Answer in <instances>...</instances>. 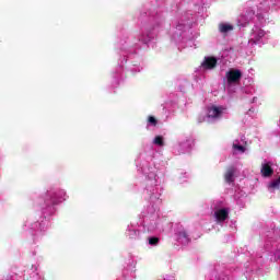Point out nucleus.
Returning a JSON list of instances; mask_svg holds the SVG:
<instances>
[{
  "instance_id": "obj_1",
  "label": "nucleus",
  "mask_w": 280,
  "mask_h": 280,
  "mask_svg": "<svg viewBox=\"0 0 280 280\" xmlns=\"http://www.w3.org/2000/svg\"><path fill=\"white\" fill-rule=\"evenodd\" d=\"M228 84H235L242 80V71L232 69L226 72Z\"/></svg>"
},
{
  "instance_id": "obj_2",
  "label": "nucleus",
  "mask_w": 280,
  "mask_h": 280,
  "mask_svg": "<svg viewBox=\"0 0 280 280\" xmlns=\"http://www.w3.org/2000/svg\"><path fill=\"white\" fill-rule=\"evenodd\" d=\"M201 67L208 70L215 69V67H218V58L205 57L203 61L201 62Z\"/></svg>"
},
{
  "instance_id": "obj_3",
  "label": "nucleus",
  "mask_w": 280,
  "mask_h": 280,
  "mask_svg": "<svg viewBox=\"0 0 280 280\" xmlns=\"http://www.w3.org/2000/svg\"><path fill=\"white\" fill-rule=\"evenodd\" d=\"M217 222H224L229 219V209L222 208L214 212Z\"/></svg>"
},
{
  "instance_id": "obj_4",
  "label": "nucleus",
  "mask_w": 280,
  "mask_h": 280,
  "mask_svg": "<svg viewBox=\"0 0 280 280\" xmlns=\"http://www.w3.org/2000/svg\"><path fill=\"white\" fill-rule=\"evenodd\" d=\"M260 174L265 178H270V176L275 174V170H272V166L270 165V163H265L261 165Z\"/></svg>"
},
{
  "instance_id": "obj_5",
  "label": "nucleus",
  "mask_w": 280,
  "mask_h": 280,
  "mask_svg": "<svg viewBox=\"0 0 280 280\" xmlns=\"http://www.w3.org/2000/svg\"><path fill=\"white\" fill-rule=\"evenodd\" d=\"M208 117L212 119H218V117H222V107L212 106L208 109Z\"/></svg>"
},
{
  "instance_id": "obj_6",
  "label": "nucleus",
  "mask_w": 280,
  "mask_h": 280,
  "mask_svg": "<svg viewBox=\"0 0 280 280\" xmlns=\"http://www.w3.org/2000/svg\"><path fill=\"white\" fill-rule=\"evenodd\" d=\"M225 183H235V167L230 166L224 174Z\"/></svg>"
},
{
  "instance_id": "obj_7",
  "label": "nucleus",
  "mask_w": 280,
  "mask_h": 280,
  "mask_svg": "<svg viewBox=\"0 0 280 280\" xmlns=\"http://www.w3.org/2000/svg\"><path fill=\"white\" fill-rule=\"evenodd\" d=\"M234 27L231 24L221 23L219 24V32L221 34H229V32H233Z\"/></svg>"
},
{
  "instance_id": "obj_8",
  "label": "nucleus",
  "mask_w": 280,
  "mask_h": 280,
  "mask_svg": "<svg viewBox=\"0 0 280 280\" xmlns=\"http://www.w3.org/2000/svg\"><path fill=\"white\" fill-rule=\"evenodd\" d=\"M153 143L155 145H159L160 148H163V145H165V142L163 141V136H156L153 140Z\"/></svg>"
},
{
  "instance_id": "obj_9",
  "label": "nucleus",
  "mask_w": 280,
  "mask_h": 280,
  "mask_svg": "<svg viewBox=\"0 0 280 280\" xmlns=\"http://www.w3.org/2000/svg\"><path fill=\"white\" fill-rule=\"evenodd\" d=\"M279 187H280V176L269 184L270 189H279Z\"/></svg>"
},
{
  "instance_id": "obj_10",
  "label": "nucleus",
  "mask_w": 280,
  "mask_h": 280,
  "mask_svg": "<svg viewBox=\"0 0 280 280\" xmlns=\"http://www.w3.org/2000/svg\"><path fill=\"white\" fill-rule=\"evenodd\" d=\"M149 244L151 246H156V244H159V237H150L149 238Z\"/></svg>"
},
{
  "instance_id": "obj_11",
  "label": "nucleus",
  "mask_w": 280,
  "mask_h": 280,
  "mask_svg": "<svg viewBox=\"0 0 280 280\" xmlns=\"http://www.w3.org/2000/svg\"><path fill=\"white\" fill-rule=\"evenodd\" d=\"M148 121L151 126H156V124H159V120H156L154 116H149Z\"/></svg>"
},
{
  "instance_id": "obj_12",
  "label": "nucleus",
  "mask_w": 280,
  "mask_h": 280,
  "mask_svg": "<svg viewBox=\"0 0 280 280\" xmlns=\"http://www.w3.org/2000/svg\"><path fill=\"white\" fill-rule=\"evenodd\" d=\"M179 237H183L184 240H189V235L185 231L179 232Z\"/></svg>"
},
{
  "instance_id": "obj_13",
  "label": "nucleus",
  "mask_w": 280,
  "mask_h": 280,
  "mask_svg": "<svg viewBox=\"0 0 280 280\" xmlns=\"http://www.w3.org/2000/svg\"><path fill=\"white\" fill-rule=\"evenodd\" d=\"M234 149L235 150H240V152H244V147L240 145V144H234Z\"/></svg>"
},
{
  "instance_id": "obj_14",
  "label": "nucleus",
  "mask_w": 280,
  "mask_h": 280,
  "mask_svg": "<svg viewBox=\"0 0 280 280\" xmlns=\"http://www.w3.org/2000/svg\"><path fill=\"white\" fill-rule=\"evenodd\" d=\"M266 36V33L264 31L258 32V38H264Z\"/></svg>"
}]
</instances>
